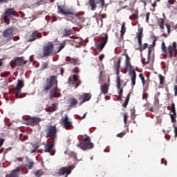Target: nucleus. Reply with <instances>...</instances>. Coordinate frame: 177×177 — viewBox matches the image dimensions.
<instances>
[{"mask_svg":"<svg viewBox=\"0 0 177 177\" xmlns=\"http://www.w3.org/2000/svg\"><path fill=\"white\" fill-rule=\"evenodd\" d=\"M86 114H88V113L86 112V113H84L82 117H81L80 115H77V117H78V118H80V120H84V118H85V117H86Z\"/></svg>","mask_w":177,"mask_h":177,"instance_id":"6e6d98bb","label":"nucleus"},{"mask_svg":"<svg viewBox=\"0 0 177 177\" xmlns=\"http://www.w3.org/2000/svg\"><path fill=\"white\" fill-rule=\"evenodd\" d=\"M174 96H177V86H174Z\"/></svg>","mask_w":177,"mask_h":177,"instance_id":"e2e57ef3","label":"nucleus"},{"mask_svg":"<svg viewBox=\"0 0 177 177\" xmlns=\"http://www.w3.org/2000/svg\"><path fill=\"white\" fill-rule=\"evenodd\" d=\"M176 2V0H168L167 4V9H171V5H175Z\"/></svg>","mask_w":177,"mask_h":177,"instance_id":"f704fd0d","label":"nucleus"},{"mask_svg":"<svg viewBox=\"0 0 177 177\" xmlns=\"http://www.w3.org/2000/svg\"><path fill=\"white\" fill-rule=\"evenodd\" d=\"M73 169H74L73 165L69 166L68 167H64L58 170V174L59 175L66 174V177H67V175H70V174H71V171H73Z\"/></svg>","mask_w":177,"mask_h":177,"instance_id":"f3484780","label":"nucleus"},{"mask_svg":"<svg viewBox=\"0 0 177 177\" xmlns=\"http://www.w3.org/2000/svg\"><path fill=\"white\" fill-rule=\"evenodd\" d=\"M114 67L116 70H120L121 68V57H119L117 62H115Z\"/></svg>","mask_w":177,"mask_h":177,"instance_id":"72a5a7b5","label":"nucleus"},{"mask_svg":"<svg viewBox=\"0 0 177 177\" xmlns=\"http://www.w3.org/2000/svg\"><path fill=\"white\" fill-rule=\"evenodd\" d=\"M125 32H127V27L125 26V22H122L121 30H120L121 38H124V35H125Z\"/></svg>","mask_w":177,"mask_h":177,"instance_id":"c85d7f7f","label":"nucleus"},{"mask_svg":"<svg viewBox=\"0 0 177 177\" xmlns=\"http://www.w3.org/2000/svg\"><path fill=\"white\" fill-rule=\"evenodd\" d=\"M73 73H75L76 74H78V73H80V68L75 67V68L73 69Z\"/></svg>","mask_w":177,"mask_h":177,"instance_id":"5fc2aeb1","label":"nucleus"},{"mask_svg":"<svg viewBox=\"0 0 177 177\" xmlns=\"http://www.w3.org/2000/svg\"><path fill=\"white\" fill-rule=\"evenodd\" d=\"M57 5V11L58 15H62L63 16H75L80 21H84L85 19L81 14L74 13V10L72 8H67L64 5Z\"/></svg>","mask_w":177,"mask_h":177,"instance_id":"f03ea898","label":"nucleus"},{"mask_svg":"<svg viewBox=\"0 0 177 177\" xmlns=\"http://www.w3.org/2000/svg\"><path fill=\"white\" fill-rule=\"evenodd\" d=\"M44 153H49L50 156H55L56 150L55 149V141L47 142L44 145Z\"/></svg>","mask_w":177,"mask_h":177,"instance_id":"9b49d317","label":"nucleus"},{"mask_svg":"<svg viewBox=\"0 0 177 177\" xmlns=\"http://www.w3.org/2000/svg\"><path fill=\"white\" fill-rule=\"evenodd\" d=\"M150 19V12H147L146 15V21L147 23H149V20Z\"/></svg>","mask_w":177,"mask_h":177,"instance_id":"3c124183","label":"nucleus"},{"mask_svg":"<svg viewBox=\"0 0 177 177\" xmlns=\"http://www.w3.org/2000/svg\"><path fill=\"white\" fill-rule=\"evenodd\" d=\"M93 143L91 142V137L86 136V138L80 141L77 147H80L82 150H91V149H93Z\"/></svg>","mask_w":177,"mask_h":177,"instance_id":"39448f33","label":"nucleus"},{"mask_svg":"<svg viewBox=\"0 0 177 177\" xmlns=\"http://www.w3.org/2000/svg\"><path fill=\"white\" fill-rule=\"evenodd\" d=\"M4 142L5 140H3V138H0V147L3 145Z\"/></svg>","mask_w":177,"mask_h":177,"instance_id":"680f3d73","label":"nucleus"},{"mask_svg":"<svg viewBox=\"0 0 177 177\" xmlns=\"http://www.w3.org/2000/svg\"><path fill=\"white\" fill-rule=\"evenodd\" d=\"M61 124H63V128L65 129H71V127H73V122L69 121L68 115H65L64 117H62L60 120Z\"/></svg>","mask_w":177,"mask_h":177,"instance_id":"4468645a","label":"nucleus"},{"mask_svg":"<svg viewBox=\"0 0 177 177\" xmlns=\"http://www.w3.org/2000/svg\"><path fill=\"white\" fill-rule=\"evenodd\" d=\"M157 26H159L160 30H161L162 32H164V30H165V21L163 18H158L157 20Z\"/></svg>","mask_w":177,"mask_h":177,"instance_id":"4be33fe9","label":"nucleus"},{"mask_svg":"<svg viewBox=\"0 0 177 177\" xmlns=\"http://www.w3.org/2000/svg\"><path fill=\"white\" fill-rule=\"evenodd\" d=\"M102 75H103V72L101 71V72L100 73V76H99V80H100V81H101V82L103 81V80L102 79Z\"/></svg>","mask_w":177,"mask_h":177,"instance_id":"052dcab7","label":"nucleus"},{"mask_svg":"<svg viewBox=\"0 0 177 177\" xmlns=\"http://www.w3.org/2000/svg\"><path fill=\"white\" fill-rule=\"evenodd\" d=\"M124 70L125 71H130V74H131V84L133 86H135V85H136V71H135V69L132 70V65L131 64V62H125Z\"/></svg>","mask_w":177,"mask_h":177,"instance_id":"0eeeda50","label":"nucleus"},{"mask_svg":"<svg viewBox=\"0 0 177 177\" xmlns=\"http://www.w3.org/2000/svg\"><path fill=\"white\" fill-rule=\"evenodd\" d=\"M78 103V100L77 98L72 97L69 98L68 104H69V107H74V106H77Z\"/></svg>","mask_w":177,"mask_h":177,"instance_id":"393cba45","label":"nucleus"},{"mask_svg":"<svg viewBox=\"0 0 177 177\" xmlns=\"http://www.w3.org/2000/svg\"><path fill=\"white\" fill-rule=\"evenodd\" d=\"M26 167H28L29 169H32V168L34 167V161L28 160Z\"/></svg>","mask_w":177,"mask_h":177,"instance_id":"c9c22d12","label":"nucleus"},{"mask_svg":"<svg viewBox=\"0 0 177 177\" xmlns=\"http://www.w3.org/2000/svg\"><path fill=\"white\" fill-rule=\"evenodd\" d=\"M161 164H164L165 165H167V160H165V158H162Z\"/></svg>","mask_w":177,"mask_h":177,"instance_id":"bf43d9fd","label":"nucleus"},{"mask_svg":"<svg viewBox=\"0 0 177 177\" xmlns=\"http://www.w3.org/2000/svg\"><path fill=\"white\" fill-rule=\"evenodd\" d=\"M124 56L126 57V62H125V63L131 62V57H129V55H128V53H126L124 55Z\"/></svg>","mask_w":177,"mask_h":177,"instance_id":"09e8293b","label":"nucleus"},{"mask_svg":"<svg viewBox=\"0 0 177 177\" xmlns=\"http://www.w3.org/2000/svg\"><path fill=\"white\" fill-rule=\"evenodd\" d=\"M45 132L46 138H49L50 139H52L53 141L56 140L57 138V128L56 127V125L48 126L45 130Z\"/></svg>","mask_w":177,"mask_h":177,"instance_id":"20e7f679","label":"nucleus"},{"mask_svg":"<svg viewBox=\"0 0 177 177\" xmlns=\"http://www.w3.org/2000/svg\"><path fill=\"white\" fill-rule=\"evenodd\" d=\"M35 175L36 177H41L44 175V171L42 170H37L35 171Z\"/></svg>","mask_w":177,"mask_h":177,"instance_id":"58836bf2","label":"nucleus"},{"mask_svg":"<svg viewBox=\"0 0 177 177\" xmlns=\"http://www.w3.org/2000/svg\"><path fill=\"white\" fill-rule=\"evenodd\" d=\"M147 46H148L147 43L144 44L142 47V46H140V51L142 52V50H145V49H146V48H147Z\"/></svg>","mask_w":177,"mask_h":177,"instance_id":"c03bdc74","label":"nucleus"},{"mask_svg":"<svg viewBox=\"0 0 177 177\" xmlns=\"http://www.w3.org/2000/svg\"><path fill=\"white\" fill-rule=\"evenodd\" d=\"M124 117V124H127V122H128V115H127V113H124L123 115Z\"/></svg>","mask_w":177,"mask_h":177,"instance_id":"8fccbe9b","label":"nucleus"},{"mask_svg":"<svg viewBox=\"0 0 177 177\" xmlns=\"http://www.w3.org/2000/svg\"><path fill=\"white\" fill-rule=\"evenodd\" d=\"M100 17H102V19H106L107 18V15L104 13V14L101 15Z\"/></svg>","mask_w":177,"mask_h":177,"instance_id":"0e129e2a","label":"nucleus"},{"mask_svg":"<svg viewBox=\"0 0 177 177\" xmlns=\"http://www.w3.org/2000/svg\"><path fill=\"white\" fill-rule=\"evenodd\" d=\"M48 66H49V62H42L41 70H46V68H48Z\"/></svg>","mask_w":177,"mask_h":177,"instance_id":"ea45409f","label":"nucleus"},{"mask_svg":"<svg viewBox=\"0 0 177 177\" xmlns=\"http://www.w3.org/2000/svg\"><path fill=\"white\" fill-rule=\"evenodd\" d=\"M130 20H136L138 19V13L133 14L129 17Z\"/></svg>","mask_w":177,"mask_h":177,"instance_id":"37998d69","label":"nucleus"},{"mask_svg":"<svg viewBox=\"0 0 177 177\" xmlns=\"http://www.w3.org/2000/svg\"><path fill=\"white\" fill-rule=\"evenodd\" d=\"M65 46H66V44L63 43L59 44V46L56 47L55 50H54L55 55H56V53H59V52H61L62 49H64Z\"/></svg>","mask_w":177,"mask_h":177,"instance_id":"7c9ffc66","label":"nucleus"},{"mask_svg":"<svg viewBox=\"0 0 177 177\" xmlns=\"http://www.w3.org/2000/svg\"><path fill=\"white\" fill-rule=\"evenodd\" d=\"M151 55V48H149L148 50V56H147V62H146V59L145 58H142L141 62L142 63V64H149V63H150V56Z\"/></svg>","mask_w":177,"mask_h":177,"instance_id":"cd10ccee","label":"nucleus"},{"mask_svg":"<svg viewBox=\"0 0 177 177\" xmlns=\"http://www.w3.org/2000/svg\"><path fill=\"white\" fill-rule=\"evenodd\" d=\"M127 133L125 131H122L121 133L117 134L118 138H124V136Z\"/></svg>","mask_w":177,"mask_h":177,"instance_id":"a18cd8bd","label":"nucleus"},{"mask_svg":"<svg viewBox=\"0 0 177 177\" xmlns=\"http://www.w3.org/2000/svg\"><path fill=\"white\" fill-rule=\"evenodd\" d=\"M165 26L167 29V33L171 34V25H169V24H166Z\"/></svg>","mask_w":177,"mask_h":177,"instance_id":"49530a36","label":"nucleus"},{"mask_svg":"<svg viewBox=\"0 0 177 177\" xmlns=\"http://www.w3.org/2000/svg\"><path fill=\"white\" fill-rule=\"evenodd\" d=\"M41 37L42 35L41 34V32L35 30L32 32L28 41V42H32V41H35V39H37V38H41Z\"/></svg>","mask_w":177,"mask_h":177,"instance_id":"412c9836","label":"nucleus"},{"mask_svg":"<svg viewBox=\"0 0 177 177\" xmlns=\"http://www.w3.org/2000/svg\"><path fill=\"white\" fill-rule=\"evenodd\" d=\"M68 84H71V85H75L76 88L82 84V82L80 80V75H71L68 80Z\"/></svg>","mask_w":177,"mask_h":177,"instance_id":"f8f14e48","label":"nucleus"},{"mask_svg":"<svg viewBox=\"0 0 177 177\" xmlns=\"http://www.w3.org/2000/svg\"><path fill=\"white\" fill-rule=\"evenodd\" d=\"M21 172H23V167H18L10 174H7L6 177H19Z\"/></svg>","mask_w":177,"mask_h":177,"instance_id":"aec40b11","label":"nucleus"},{"mask_svg":"<svg viewBox=\"0 0 177 177\" xmlns=\"http://www.w3.org/2000/svg\"><path fill=\"white\" fill-rule=\"evenodd\" d=\"M171 122H176V113L170 115Z\"/></svg>","mask_w":177,"mask_h":177,"instance_id":"a19ab883","label":"nucleus"},{"mask_svg":"<svg viewBox=\"0 0 177 177\" xmlns=\"http://www.w3.org/2000/svg\"><path fill=\"white\" fill-rule=\"evenodd\" d=\"M66 64H71V66H80V58H73L71 57H66Z\"/></svg>","mask_w":177,"mask_h":177,"instance_id":"a211bd4d","label":"nucleus"},{"mask_svg":"<svg viewBox=\"0 0 177 177\" xmlns=\"http://www.w3.org/2000/svg\"><path fill=\"white\" fill-rule=\"evenodd\" d=\"M3 37L6 38V42L12 41L13 38V28H8L3 32Z\"/></svg>","mask_w":177,"mask_h":177,"instance_id":"dca6fc26","label":"nucleus"},{"mask_svg":"<svg viewBox=\"0 0 177 177\" xmlns=\"http://www.w3.org/2000/svg\"><path fill=\"white\" fill-rule=\"evenodd\" d=\"M171 113H176V108L175 107V103L171 101Z\"/></svg>","mask_w":177,"mask_h":177,"instance_id":"79ce46f5","label":"nucleus"},{"mask_svg":"<svg viewBox=\"0 0 177 177\" xmlns=\"http://www.w3.org/2000/svg\"><path fill=\"white\" fill-rule=\"evenodd\" d=\"M157 2H160V0H156L152 4L151 6L153 8H156V6H157Z\"/></svg>","mask_w":177,"mask_h":177,"instance_id":"864d4df0","label":"nucleus"},{"mask_svg":"<svg viewBox=\"0 0 177 177\" xmlns=\"http://www.w3.org/2000/svg\"><path fill=\"white\" fill-rule=\"evenodd\" d=\"M105 0H88V5L91 8V10H96V8H97V3H100V7L103 9L106 3Z\"/></svg>","mask_w":177,"mask_h":177,"instance_id":"9d476101","label":"nucleus"},{"mask_svg":"<svg viewBox=\"0 0 177 177\" xmlns=\"http://www.w3.org/2000/svg\"><path fill=\"white\" fill-rule=\"evenodd\" d=\"M131 98V93H129L127 94V96L126 97V99L124 102V103L122 104L123 107H127V106H128V103H129V99Z\"/></svg>","mask_w":177,"mask_h":177,"instance_id":"473e14b6","label":"nucleus"},{"mask_svg":"<svg viewBox=\"0 0 177 177\" xmlns=\"http://www.w3.org/2000/svg\"><path fill=\"white\" fill-rule=\"evenodd\" d=\"M149 97V94L147 93H145L143 94L142 99H147Z\"/></svg>","mask_w":177,"mask_h":177,"instance_id":"13d9d810","label":"nucleus"},{"mask_svg":"<svg viewBox=\"0 0 177 177\" xmlns=\"http://www.w3.org/2000/svg\"><path fill=\"white\" fill-rule=\"evenodd\" d=\"M27 64V62L24 60V57H16L10 63L12 68H14L15 66H24V64Z\"/></svg>","mask_w":177,"mask_h":177,"instance_id":"ddd939ff","label":"nucleus"},{"mask_svg":"<svg viewBox=\"0 0 177 177\" xmlns=\"http://www.w3.org/2000/svg\"><path fill=\"white\" fill-rule=\"evenodd\" d=\"M101 92L103 95H107L109 93V84L107 83H104L101 86Z\"/></svg>","mask_w":177,"mask_h":177,"instance_id":"bb28decb","label":"nucleus"},{"mask_svg":"<svg viewBox=\"0 0 177 177\" xmlns=\"http://www.w3.org/2000/svg\"><path fill=\"white\" fill-rule=\"evenodd\" d=\"M42 56L49 57L55 55V44L52 41H48L43 46Z\"/></svg>","mask_w":177,"mask_h":177,"instance_id":"7ed1b4c3","label":"nucleus"},{"mask_svg":"<svg viewBox=\"0 0 177 177\" xmlns=\"http://www.w3.org/2000/svg\"><path fill=\"white\" fill-rule=\"evenodd\" d=\"M142 38H143V29H138V32L137 33V39H138V45L139 46H142Z\"/></svg>","mask_w":177,"mask_h":177,"instance_id":"b1692460","label":"nucleus"},{"mask_svg":"<svg viewBox=\"0 0 177 177\" xmlns=\"http://www.w3.org/2000/svg\"><path fill=\"white\" fill-rule=\"evenodd\" d=\"M54 85H55V86L52 88ZM42 89L43 92L50 91V99L59 97L60 96V92L59 91V88H57V76L53 75L48 77L42 84Z\"/></svg>","mask_w":177,"mask_h":177,"instance_id":"f257e3e1","label":"nucleus"},{"mask_svg":"<svg viewBox=\"0 0 177 177\" xmlns=\"http://www.w3.org/2000/svg\"><path fill=\"white\" fill-rule=\"evenodd\" d=\"M161 49L164 56H167V55H168V47L167 48V46H165V42L164 41L162 42Z\"/></svg>","mask_w":177,"mask_h":177,"instance_id":"c756f323","label":"nucleus"},{"mask_svg":"<svg viewBox=\"0 0 177 177\" xmlns=\"http://www.w3.org/2000/svg\"><path fill=\"white\" fill-rule=\"evenodd\" d=\"M73 34V29L69 27L65 28L62 30V37H70Z\"/></svg>","mask_w":177,"mask_h":177,"instance_id":"5701e85b","label":"nucleus"},{"mask_svg":"<svg viewBox=\"0 0 177 177\" xmlns=\"http://www.w3.org/2000/svg\"><path fill=\"white\" fill-rule=\"evenodd\" d=\"M174 133H175V136L176 138L177 137V127H175Z\"/></svg>","mask_w":177,"mask_h":177,"instance_id":"774afa93","label":"nucleus"},{"mask_svg":"<svg viewBox=\"0 0 177 177\" xmlns=\"http://www.w3.org/2000/svg\"><path fill=\"white\" fill-rule=\"evenodd\" d=\"M10 75V72H4V73L1 74V77H8Z\"/></svg>","mask_w":177,"mask_h":177,"instance_id":"de8ad7c7","label":"nucleus"},{"mask_svg":"<svg viewBox=\"0 0 177 177\" xmlns=\"http://www.w3.org/2000/svg\"><path fill=\"white\" fill-rule=\"evenodd\" d=\"M159 80L160 85H164V84H165V77L162 75H159Z\"/></svg>","mask_w":177,"mask_h":177,"instance_id":"4c0bfd02","label":"nucleus"},{"mask_svg":"<svg viewBox=\"0 0 177 177\" xmlns=\"http://www.w3.org/2000/svg\"><path fill=\"white\" fill-rule=\"evenodd\" d=\"M92 97V94L84 93L82 95L80 96L79 100H82L80 102V104H84L85 102H89L91 100V98Z\"/></svg>","mask_w":177,"mask_h":177,"instance_id":"6ab92c4d","label":"nucleus"},{"mask_svg":"<svg viewBox=\"0 0 177 177\" xmlns=\"http://www.w3.org/2000/svg\"><path fill=\"white\" fill-rule=\"evenodd\" d=\"M17 86L14 88L16 99H23V97H26V93L21 94V88L24 86V82L21 80H18Z\"/></svg>","mask_w":177,"mask_h":177,"instance_id":"423d86ee","label":"nucleus"},{"mask_svg":"<svg viewBox=\"0 0 177 177\" xmlns=\"http://www.w3.org/2000/svg\"><path fill=\"white\" fill-rule=\"evenodd\" d=\"M60 73H61V75L63 77V74H64V68H62L60 69Z\"/></svg>","mask_w":177,"mask_h":177,"instance_id":"338daca9","label":"nucleus"},{"mask_svg":"<svg viewBox=\"0 0 177 177\" xmlns=\"http://www.w3.org/2000/svg\"><path fill=\"white\" fill-rule=\"evenodd\" d=\"M109 41V35L107 33H102L101 35V39L100 40V43L96 44V49L102 52L106 46V44H107Z\"/></svg>","mask_w":177,"mask_h":177,"instance_id":"1a4fd4ad","label":"nucleus"},{"mask_svg":"<svg viewBox=\"0 0 177 177\" xmlns=\"http://www.w3.org/2000/svg\"><path fill=\"white\" fill-rule=\"evenodd\" d=\"M12 0H0V3H8V2H10Z\"/></svg>","mask_w":177,"mask_h":177,"instance_id":"4d7b16f0","label":"nucleus"},{"mask_svg":"<svg viewBox=\"0 0 177 177\" xmlns=\"http://www.w3.org/2000/svg\"><path fill=\"white\" fill-rule=\"evenodd\" d=\"M56 110H57V106L55 103L52 104L51 106L49 108V111L53 113V111H56Z\"/></svg>","mask_w":177,"mask_h":177,"instance_id":"e433bc0d","label":"nucleus"},{"mask_svg":"<svg viewBox=\"0 0 177 177\" xmlns=\"http://www.w3.org/2000/svg\"><path fill=\"white\" fill-rule=\"evenodd\" d=\"M104 59V55H101L99 57V60H100V62H102V60H103Z\"/></svg>","mask_w":177,"mask_h":177,"instance_id":"69168bd1","label":"nucleus"},{"mask_svg":"<svg viewBox=\"0 0 177 177\" xmlns=\"http://www.w3.org/2000/svg\"><path fill=\"white\" fill-rule=\"evenodd\" d=\"M115 73L117 75L116 77V88L118 89H120V87L121 86V77H120V70H116Z\"/></svg>","mask_w":177,"mask_h":177,"instance_id":"a878e982","label":"nucleus"},{"mask_svg":"<svg viewBox=\"0 0 177 177\" xmlns=\"http://www.w3.org/2000/svg\"><path fill=\"white\" fill-rule=\"evenodd\" d=\"M42 121V118L37 117H29L27 120V125L30 127H35L39 125V123Z\"/></svg>","mask_w":177,"mask_h":177,"instance_id":"2eb2a0df","label":"nucleus"},{"mask_svg":"<svg viewBox=\"0 0 177 177\" xmlns=\"http://www.w3.org/2000/svg\"><path fill=\"white\" fill-rule=\"evenodd\" d=\"M15 16H16V11H15V8H8L4 13V22L6 24H9L10 23V19H13Z\"/></svg>","mask_w":177,"mask_h":177,"instance_id":"6e6552de","label":"nucleus"},{"mask_svg":"<svg viewBox=\"0 0 177 177\" xmlns=\"http://www.w3.org/2000/svg\"><path fill=\"white\" fill-rule=\"evenodd\" d=\"M118 91V100H119L120 102H121L122 100V97H123V94L124 93V89L122 88H121V83H120V87Z\"/></svg>","mask_w":177,"mask_h":177,"instance_id":"2f4dec72","label":"nucleus"},{"mask_svg":"<svg viewBox=\"0 0 177 177\" xmlns=\"http://www.w3.org/2000/svg\"><path fill=\"white\" fill-rule=\"evenodd\" d=\"M32 147H33V149H34L35 150L38 149L39 147V145H38V144H33V145H32Z\"/></svg>","mask_w":177,"mask_h":177,"instance_id":"603ef678","label":"nucleus"}]
</instances>
